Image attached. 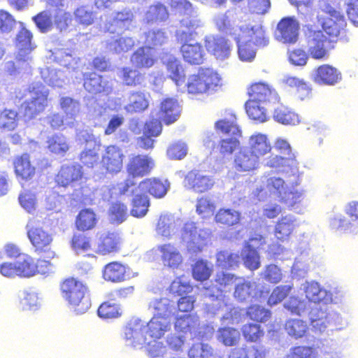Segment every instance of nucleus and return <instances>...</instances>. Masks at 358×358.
I'll return each instance as SVG.
<instances>
[{
    "mask_svg": "<svg viewBox=\"0 0 358 358\" xmlns=\"http://www.w3.org/2000/svg\"><path fill=\"white\" fill-rule=\"evenodd\" d=\"M85 78L84 87L92 94H110L113 91V82L112 80L103 78L96 73L83 74Z\"/></svg>",
    "mask_w": 358,
    "mask_h": 358,
    "instance_id": "nucleus-23",
    "label": "nucleus"
},
{
    "mask_svg": "<svg viewBox=\"0 0 358 358\" xmlns=\"http://www.w3.org/2000/svg\"><path fill=\"white\" fill-rule=\"evenodd\" d=\"M191 34H188L182 30L176 31L177 39L183 43L180 48V51L184 60L190 64L199 65L203 63L206 55L202 45L199 43H189Z\"/></svg>",
    "mask_w": 358,
    "mask_h": 358,
    "instance_id": "nucleus-15",
    "label": "nucleus"
},
{
    "mask_svg": "<svg viewBox=\"0 0 358 358\" xmlns=\"http://www.w3.org/2000/svg\"><path fill=\"white\" fill-rule=\"evenodd\" d=\"M103 278L107 281L120 282L129 278L127 268L123 264L113 262L106 264L103 270Z\"/></svg>",
    "mask_w": 358,
    "mask_h": 358,
    "instance_id": "nucleus-43",
    "label": "nucleus"
},
{
    "mask_svg": "<svg viewBox=\"0 0 358 358\" xmlns=\"http://www.w3.org/2000/svg\"><path fill=\"white\" fill-rule=\"evenodd\" d=\"M182 221L171 214H163L159 217L156 232L157 235L170 238L173 236L181 225Z\"/></svg>",
    "mask_w": 358,
    "mask_h": 358,
    "instance_id": "nucleus-33",
    "label": "nucleus"
},
{
    "mask_svg": "<svg viewBox=\"0 0 358 358\" xmlns=\"http://www.w3.org/2000/svg\"><path fill=\"white\" fill-rule=\"evenodd\" d=\"M235 31H238L240 36H247L248 42L252 41V43L258 47H265L269 43L265 29L260 24L241 26Z\"/></svg>",
    "mask_w": 358,
    "mask_h": 358,
    "instance_id": "nucleus-26",
    "label": "nucleus"
},
{
    "mask_svg": "<svg viewBox=\"0 0 358 358\" xmlns=\"http://www.w3.org/2000/svg\"><path fill=\"white\" fill-rule=\"evenodd\" d=\"M48 150L56 155H64L69 149L66 137L62 134H55L49 137L47 141Z\"/></svg>",
    "mask_w": 358,
    "mask_h": 358,
    "instance_id": "nucleus-61",
    "label": "nucleus"
},
{
    "mask_svg": "<svg viewBox=\"0 0 358 358\" xmlns=\"http://www.w3.org/2000/svg\"><path fill=\"white\" fill-rule=\"evenodd\" d=\"M77 141L85 143V148L80 154V160L86 166L93 167L99 160V150L100 140L87 130L80 131L77 134Z\"/></svg>",
    "mask_w": 358,
    "mask_h": 358,
    "instance_id": "nucleus-13",
    "label": "nucleus"
},
{
    "mask_svg": "<svg viewBox=\"0 0 358 358\" xmlns=\"http://www.w3.org/2000/svg\"><path fill=\"white\" fill-rule=\"evenodd\" d=\"M285 329L289 336L298 339L305 336L308 327L306 321L300 319H289L286 322Z\"/></svg>",
    "mask_w": 358,
    "mask_h": 358,
    "instance_id": "nucleus-58",
    "label": "nucleus"
},
{
    "mask_svg": "<svg viewBox=\"0 0 358 358\" xmlns=\"http://www.w3.org/2000/svg\"><path fill=\"white\" fill-rule=\"evenodd\" d=\"M155 166L154 160L148 155H137L131 158L127 165L128 178L113 188V194H124L135 186L134 178L148 174Z\"/></svg>",
    "mask_w": 358,
    "mask_h": 358,
    "instance_id": "nucleus-4",
    "label": "nucleus"
},
{
    "mask_svg": "<svg viewBox=\"0 0 358 358\" xmlns=\"http://www.w3.org/2000/svg\"><path fill=\"white\" fill-rule=\"evenodd\" d=\"M214 184L215 180L211 176L199 171L188 172L183 180L185 188L200 193L210 189Z\"/></svg>",
    "mask_w": 358,
    "mask_h": 358,
    "instance_id": "nucleus-20",
    "label": "nucleus"
},
{
    "mask_svg": "<svg viewBox=\"0 0 358 358\" xmlns=\"http://www.w3.org/2000/svg\"><path fill=\"white\" fill-rule=\"evenodd\" d=\"M308 55L317 60H327L332 48L331 41L321 30L309 29L306 34Z\"/></svg>",
    "mask_w": 358,
    "mask_h": 358,
    "instance_id": "nucleus-10",
    "label": "nucleus"
},
{
    "mask_svg": "<svg viewBox=\"0 0 358 358\" xmlns=\"http://www.w3.org/2000/svg\"><path fill=\"white\" fill-rule=\"evenodd\" d=\"M162 124L157 119H152L145 124L143 135L138 138V145L144 149L153 148L154 140L151 137L158 136L162 131Z\"/></svg>",
    "mask_w": 358,
    "mask_h": 358,
    "instance_id": "nucleus-39",
    "label": "nucleus"
},
{
    "mask_svg": "<svg viewBox=\"0 0 358 358\" xmlns=\"http://www.w3.org/2000/svg\"><path fill=\"white\" fill-rule=\"evenodd\" d=\"M156 59L155 50L147 46L138 48L131 57V62L137 68H150Z\"/></svg>",
    "mask_w": 358,
    "mask_h": 358,
    "instance_id": "nucleus-40",
    "label": "nucleus"
},
{
    "mask_svg": "<svg viewBox=\"0 0 358 358\" xmlns=\"http://www.w3.org/2000/svg\"><path fill=\"white\" fill-rule=\"evenodd\" d=\"M161 259L165 266L175 269L182 264L183 258L178 249L170 243L158 247Z\"/></svg>",
    "mask_w": 358,
    "mask_h": 358,
    "instance_id": "nucleus-38",
    "label": "nucleus"
},
{
    "mask_svg": "<svg viewBox=\"0 0 358 358\" xmlns=\"http://www.w3.org/2000/svg\"><path fill=\"white\" fill-rule=\"evenodd\" d=\"M309 320L313 329L320 333L324 332L329 327H336L342 329L346 322L342 315L331 308L324 309L315 306L309 313Z\"/></svg>",
    "mask_w": 358,
    "mask_h": 358,
    "instance_id": "nucleus-6",
    "label": "nucleus"
},
{
    "mask_svg": "<svg viewBox=\"0 0 358 358\" xmlns=\"http://www.w3.org/2000/svg\"><path fill=\"white\" fill-rule=\"evenodd\" d=\"M330 227L341 233L357 234L358 227L355 222H350L345 217L341 214L335 215L329 219Z\"/></svg>",
    "mask_w": 358,
    "mask_h": 358,
    "instance_id": "nucleus-50",
    "label": "nucleus"
},
{
    "mask_svg": "<svg viewBox=\"0 0 358 358\" xmlns=\"http://www.w3.org/2000/svg\"><path fill=\"white\" fill-rule=\"evenodd\" d=\"M133 19V13L130 10L124 9L113 13L106 27L110 33H120L130 28Z\"/></svg>",
    "mask_w": 358,
    "mask_h": 358,
    "instance_id": "nucleus-27",
    "label": "nucleus"
},
{
    "mask_svg": "<svg viewBox=\"0 0 358 358\" xmlns=\"http://www.w3.org/2000/svg\"><path fill=\"white\" fill-rule=\"evenodd\" d=\"M14 166L17 176L23 180H29L35 175V166L31 164L27 154L17 157L14 162Z\"/></svg>",
    "mask_w": 358,
    "mask_h": 358,
    "instance_id": "nucleus-46",
    "label": "nucleus"
},
{
    "mask_svg": "<svg viewBox=\"0 0 358 358\" xmlns=\"http://www.w3.org/2000/svg\"><path fill=\"white\" fill-rule=\"evenodd\" d=\"M27 229L28 238L37 251L45 250L52 241V235L34 220L28 222Z\"/></svg>",
    "mask_w": 358,
    "mask_h": 358,
    "instance_id": "nucleus-19",
    "label": "nucleus"
},
{
    "mask_svg": "<svg viewBox=\"0 0 358 358\" xmlns=\"http://www.w3.org/2000/svg\"><path fill=\"white\" fill-rule=\"evenodd\" d=\"M162 60L166 67L169 77L180 88L185 83V73L180 60L172 55L164 56Z\"/></svg>",
    "mask_w": 358,
    "mask_h": 358,
    "instance_id": "nucleus-32",
    "label": "nucleus"
},
{
    "mask_svg": "<svg viewBox=\"0 0 358 358\" xmlns=\"http://www.w3.org/2000/svg\"><path fill=\"white\" fill-rule=\"evenodd\" d=\"M236 120V116L232 113H229L227 116L215 122V129L223 134L240 136L241 130Z\"/></svg>",
    "mask_w": 358,
    "mask_h": 358,
    "instance_id": "nucleus-55",
    "label": "nucleus"
},
{
    "mask_svg": "<svg viewBox=\"0 0 358 358\" xmlns=\"http://www.w3.org/2000/svg\"><path fill=\"white\" fill-rule=\"evenodd\" d=\"M264 103L258 102L257 100H249L245 103V110L250 118L259 122L267 121L266 110L262 106Z\"/></svg>",
    "mask_w": 358,
    "mask_h": 358,
    "instance_id": "nucleus-60",
    "label": "nucleus"
},
{
    "mask_svg": "<svg viewBox=\"0 0 358 358\" xmlns=\"http://www.w3.org/2000/svg\"><path fill=\"white\" fill-rule=\"evenodd\" d=\"M101 163L103 167L110 173H117L122 168L124 155L121 149L113 145L104 146Z\"/></svg>",
    "mask_w": 358,
    "mask_h": 358,
    "instance_id": "nucleus-22",
    "label": "nucleus"
},
{
    "mask_svg": "<svg viewBox=\"0 0 358 358\" xmlns=\"http://www.w3.org/2000/svg\"><path fill=\"white\" fill-rule=\"evenodd\" d=\"M148 336L155 339H159L171 329V318L153 316L149 322H145Z\"/></svg>",
    "mask_w": 358,
    "mask_h": 358,
    "instance_id": "nucleus-34",
    "label": "nucleus"
},
{
    "mask_svg": "<svg viewBox=\"0 0 358 358\" xmlns=\"http://www.w3.org/2000/svg\"><path fill=\"white\" fill-rule=\"evenodd\" d=\"M273 118L278 122L287 125H295L300 121L297 114L284 106L275 109Z\"/></svg>",
    "mask_w": 358,
    "mask_h": 358,
    "instance_id": "nucleus-59",
    "label": "nucleus"
},
{
    "mask_svg": "<svg viewBox=\"0 0 358 358\" xmlns=\"http://www.w3.org/2000/svg\"><path fill=\"white\" fill-rule=\"evenodd\" d=\"M123 338L127 345L141 348L148 340L145 322L134 318L124 329Z\"/></svg>",
    "mask_w": 358,
    "mask_h": 358,
    "instance_id": "nucleus-16",
    "label": "nucleus"
},
{
    "mask_svg": "<svg viewBox=\"0 0 358 358\" xmlns=\"http://www.w3.org/2000/svg\"><path fill=\"white\" fill-rule=\"evenodd\" d=\"M22 28L19 31L16 36V48L17 52L16 54V61L18 66H21L23 69H27L31 67L32 62V57L31 53L36 48L32 43V34L23 27L21 23Z\"/></svg>",
    "mask_w": 358,
    "mask_h": 358,
    "instance_id": "nucleus-12",
    "label": "nucleus"
},
{
    "mask_svg": "<svg viewBox=\"0 0 358 358\" xmlns=\"http://www.w3.org/2000/svg\"><path fill=\"white\" fill-rule=\"evenodd\" d=\"M213 353L214 350L209 344L196 343L191 346L187 355L189 358H210Z\"/></svg>",
    "mask_w": 358,
    "mask_h": 358,
    "instance_id": "nucleus-64",
    "label": "nucleus"
},
{
    "mask_svg": "<svg viewBox=\"0 0 358 358\" xmlns=\"http://www.w3.org/2000/svg\"><path fill=\"white\" fill-rule=\"evenodd\" d=\"M313 80L319 85H334L342 78L341 73L335 67L323 64L313 74Z\"/></svg>",
    "mask_w": 358,
    "mask_h": 358,
    "instance_id": "nucleus-29",
    "label": "nucleus"
},
{
    "mask_svg": "<svg viewBox=\"0 0 358 358\" xmlns=\"http://www.w3.org/2000/svg\"><path fill=\"white\" fill-rule=\"evenodd\" d=\"M264 165L273 169L277 173H285L287 176H297L299 163L294 154L285 157L278 155H271L264 159Z\"/></svg>",
    "mask_w": 358,
    "mask_h": 358,
    "instance_id": "nucleus-18",
    "label": "nucleus"
},
{
    "mask_svg": "<svg viewBox=\"0 0 358 358\" xmlns=\"http://www.w3.org/2000/svg\"><path fill=\"white\" fill-rule=\"evenodd\" d=\"M149 106L147 95L142 92H131L128 97V103L124 106V110L129 113L141 112Z\"/></svg>",
    "mask_w": 358,
    "mask_h": 358,
    "instance_id": "nucleus-47",
    "label": "nucleus"
},
{
    "mask_svg": "<svg viewBox=\"0 0 358 358\" xmlns=\"http://www.w3.org/2000/svg\"><path fill=\"white\" fill-rule=\"evenodd\" d=\"M216 338L225 346H234L238 343L241 334L238 329L234 327H222L217 330Z\"/></svg>",
    "mask_w": 358,
    "mask_h": 358,
    "instance_id": "nucleus-54",
    "label": "nucleus"
},
{
    "mask_svg": "<svg viewBox=\"0 0 358 358\" xmlns=\"http://www.w3.org/2000/svg\"><path fill=\"white\" fill-rule=\"evenodd\" d=\"M60 106L66 116V125L73 127L75 117L80 111L79 102L71 97L65 96L61 98Z\"/></svg>",
    "mask_w": 358,
    "mask_h": 358,
    "instance_id": "nucleus-51",
    "label": "nucleus"
},
{
    "mask_svg": "<svg viewBox=\"0 0 358 358\" xmlns=\"http://www.w3.org/2000/svg\"><path fill=\"white\" fill-rule=\"evenodd\" d=\"M15 264L18 276L29 278L36 274V263L29 255L26 254L19 255Z\"/></svg>",
    "mask_w": 358,
    "mask_h": 358,
    "instance_id": "nucleus-52",
    "label": "nucleus"
},
{
    "mask_svg": "<svg viewBox=\"0 0 358 358\" xmlns=\"http://www.w3.org/2000/svg\"><path fill=\"white\" fill-rule=\"evenodd\" d=\"M51 52L50 59H52L60 65L67 68L69 70L76 71L78 68V59L73 57L69 50L57 49Z\"/></svg>",
    "mask_w": 358,
    "mask_h": 358,
    "instance_id": "nucleus-53",
    "label": "nucleus"
},
{
    "mask_svg": "<svg viewBox=\"0 0 358 358\" xmlns=\"http://www.w3.org/2000/svg\"><path fill=\"white\" fill-rule=\"evenodd\" d=\"M180 106L174 99H166L161 104V110L159 114L152 113V119H157L160 122L163 120L166 124L176 121L180 115Z\"/></svg>",
    "mask_w": 358,
    "mask_h": 358,
    "instance_id": "nucleus-25",
    "label": "nucleus"
},
{
    "mask_svg": "<svg viewBox=\"0 0 358 358\" xmlns=\"http://www.w3.org/2000/svg\"><path fill=\"white\" fill-rule=\"evenodd\" d=\"M103 191L104 194L108 193V194L103 195V199L104 200L115 198L118 195L113 194V189H109L108 187H105ZM125 194H132L134 196L131 203V215L136 217H143L147 214L150 206V200L148 195L143 191L137 192V186L130 188L129 192L124 195Z\"/></svg>",
    "mask_w": 358,
    "mask_h": 358,
    "instance_id": "nucleus-17",
    "label": "nucleus"
},
{
    "mask_svg": "<svg viewBox=\"0 0 358 358\" xmlns=\"http://www.w3.org/2000/svg\"><path fill=\"white\" fill-rule=\"evenodd\" d=\"M204 44L208 52L217 59L224 60L230 55V48L227 41L219 36L208 35L204 38Z\"/></svg>",
    "mask_w": 358,
    "mask_h": 358,
    "instance_id": "nucleus-24",
    "label": "nucleus"
},
{
    "mask_svg": "<svg viewBox=\"0 0 358 358\" xmlns=\"http://www.w3.org/2000/svg\"><path fill=\"white\" fill-rule=\"evenodd\" d=\"M213 268V265L212 263L207 260H198L192 267V276L198 281L206 280L210 276Z\"/></svg>",
    "mask_w": 358,
    "mask_h": 358,
    "instance_id": "nucleus-63",
    "label": "nucleus"
},
{
    "mask_svg": "<svg viewBox=\"0 0 358 358\" xmlns=\"http://www.w3.org/2000/svg\"><path fill=\"white\" fill-rule=\"evenodd\" d=\"M120 243V238L117 233L105 232L100 236L97 252L106 255L117 251Z\"/></svg>",
    "mask_w": 358,
    "mask_h": 358,
    "instance_id": "nucleus-45",
    "label": "nucleus"
},
{
    "mask_svg": "<svg viewBox=\"0 0 358 358\" xmlns=\"http://www.w3.org/2000/svg\"><path fill=\"white\" fill-rule=\"evenodd\" d=\"M221 77L212 69H200L196 73L190 75L186 84H182L178 90H187L190 94H203L213 91L221 85Z\"/></svg>",
    "mask_w": 358,
    "mask_h": 358,
    "instance_id": "nucleus-3",
    "label": "nucleus"
},
{
    "mask_svg": "<svg viewBox=\"0 0 358 358\" xmlns=\"http://www.w3.org/2000/svg\"><path fill=\"white\" fill-rule=\"evenodd\" d=\"M298 226L296 218L291 214L282 217L275 227V236L278 240L283 241L287 238Z\"/></svg>",
    "mask_w": 358,
    "mask_h": 358,
    "instance_id": "nucleus-44",
    "label": "nucleus"
},
{
    "mask_svg": "<svg viewBox=\"0 0 358 358\" xmlns=\"http://www.w3.org/2000/svg\"><path fill=\"white\" fill-rule=\"evenodd\" d=\"M171 6L180 15H183L180 20L182 27L189 30H196L204 26L203 20L199 16L196 7L187 0H171Z\"/></svg>",
    "mask_w": 358,
    "mask_h": 358,
    "instance_id": "nucleus-11",
    "label": "nucleus"
},
{
    "mask_svg": "<svg viewBox=\"0 0 358 358\" xmlns=\"http://www.w3.org/2000/svg\"><path fill=\"white\" fill-rule=\"evenodd\" d=\"M285 180L280 176L265 177L266 189L270 195L276 199L288 209L296 213H301V203L306 196V191L298 187L301 182L299 171L297 176H288Z\"/></svg>",
    "mask_w": 358,
    "mask_h": 358,
    "instance_id": "nucleus-1",
    "label": "nucleus"
},
{
    "mask_svg": "<svg viewBox=\"0 0 358 358\" xmlns=\"http://www.w3.org/2000/svg\"><path fill=\"white\" fill-rule=\"evenodd\" d=\"M169 187L167 180L149 178L141 181L137 185V192L143 191L145 194L148 192L156 198H162L166 194Z\"/></svg>",
    "mask_w": 358,
    "mask_h": 358,
    "instance_id": "nucleus-30",
    "label": "nucleus"
},
{
    "mask_svg": "<svg viewBox=\"0 0 358 358\" xmlns=\"http://www.w3.org/2000/svg\"><path fill=\"white\" fill-rule=\"evenodd\" d=\"M320 8L322 13L318 15V20L324 31L329 36H338L346 26L343 14L326 1L320 3Z\"/></svg>",
    "mask_w": 358,
    "mask_h": 358,
    "instance_id": "nucleus-8",
    "label": "nucleus"
},
{
    "mask_svg": "<svg viewBox=\"0 0 358 358\" xmlns=\"http://www.w3.org/2000/svg\"><path fill=\"white\" fill-rule=\"evenodd\" d=\"M299 27V23L294 17H284L278 24L275 38L284 43H294L298 38Z\"/></svg>",
    "mask_w": 358,
    "mask_h": 358,
    "instance_id": "nucleus-21",
    "label": "nucleus"
},
{
    "mask_svg": "<svg viewBox=\"0 0 358 358\" xmlns=\"http://www.w3.org/2000/svg\"><path fill=\"white\" fill-rule=\"evenodd\" d=\"M236 280H238V278L233 274L223 271L217 272L215 275V280L218 286L217 291H220V293L215 295L211 293L210 289H208L206 290V295L209 298H212V301L207 303L208 312L213 315H216L220 311H227L230 310V312L225 313L222 317V320L223 321L231 320L232 322H234V319L233 317V314H236L237 313L236 309H231L227 306L225 301V296L222 294L223 292L230 290Z\"/></svg>",
    "mask_w": 358,
    "mask_h": 358,
    "instance_id": "nucleus-2",
    "label": "nucleus"
},
{
    "mask_svg": "<svg viewBox=\"0 0 358 358\" xmlns=\"http://www.w3.org/2000/svg\"><path fill=\"white\" fill-rule=\"evenodd\" d=\"M248 148L259 159L265 156L271 150V145L266 135L262 133H255L248 140Z\"/></svg>",
    "mask_w": 358,
    "mask_h": 358,
    "instance_id": "nucleus-41",
    "label": "nucleus"
},
{
    "mask_svg": "<svg viewBox=\"0 0 358 358\" xmlns=\"http://www.w3.org/2000/svg\"><path fill=\"white\" fill-rule=\"evenodd\" d=\"M133 38L122 36L117 38H112L107 42V48L110 52L121 54L128 52L134 45Z\"/></svg>",
    "mask_w": 358,
    "mask_h": 358,
    "instance_id": "nucleus-57",
    "label": "nucleus"
},
{
    "mask_svg": "<svg viewBox=\"0 0 358 358\" xmlns=\"http://www.w3.org/2000/svg\"><path fill=\"white\" fill-rule=\"evenodd\" d=\"M41 77L48 85L62 87L66 81V76L61 70L50 68L43 69L41 71Z\"/></svg>",
    "mask_w": 358,
    "mask_h": 358,
    "instance_id": "nucleus-56",
    "label": "nucleus"
},
{
    "mask_svg": "<svg viewBox=\"0 0 358 358\" xmlns=\"http://www.w3.org/2000/svg\"><path fill=\"white\" fill-rule=\"evenodd\" d=\"M263 292L260 289L259 285L255 281L238 282L236 284L234 296L239 301H245L250 297L261 298Z\"/></svg>",
    "mask_w": 358,
    "mask_h": 358,
    "instance_id": "nucleus-42",
    "label": "nucleus"
},
{
    "mask_svg": "<svg viewBox=\"0 0 358 358\" xmlns=\"http://www.w3.org/2000/svg\"><path fill=\"white\" fill-rule=\"evenodd\" d=\"M199 320L198 316L195 315H177L174 323L176 331L186 334L189 333L190 335L196 338L197 337V329L199 326Z\"/></svg>",
    "mask_w": 358,
    "mask_h": 358,
    "instance_id": "nucleus-37",
    "label": "nucleus"
},
{
    "mask_svg": "<svg viewBox=\"0 0 358 358\" xmlns=\"http://www.w3.org/2000/svg\"><path fill=\"white\" fill-rule=\"evenodd\" d=\"M210 234V229L200 228L194 222H187L182 229L181 238L189 253L197 254L207 245Z\"/></svg>",
    "mask_w": 358,
    "mask_h": 358,
    "instance_id": "nucleus-7",
    "label": "nucleus"
},
{
    "mask_svg": "<svg viewBox=\"0 0 358 358\" xmlns=\"http://www.w3.org/2000/svg\"><path fill=\"white\" fill-rule=\"evenodd\" d=\"M259 164V159L248 148H243L235 155L234 166L239 172H249L255 170Z\"/></svg>",
    "mask_w": 358,
    "mask_h": 358,
    "instance_id": "nucleus-28",
    "label": "nucleus"
},
{
    "mask_svg": "<svg viewBox=\"0 0 358 358\" xmlns=\"http://www.w3.org/2000/svg\"><path fill=\"white\" fill-rule=\"evenodd\" d=\"M217 265L222 268H234L240 262V256L228 250L220 251L216 255Z\"/></svg>",
    "mask_w": 358,
    "mask_h": 358,
    "instance_id": "nucleus-62",
    "label": "nucleus"
},
{
    "mask_svg": "<svg viewBox=\"0 0 358 358\" xmlns=\"http://www.w3.org/2000/svg\"><path fill=\"white\" fill-rule=\"evenodd\" d=\"M284 307L292 314L303 316L306 314L309 315L312 308L311 303L307 301L306 299H299L297 296H290L285 303Z\"/></svg>",
    "mask_w": 358,
    "mask_h": 358,
    "instance_id": "nucleus-48",
    "label": "nucleus"
},
{
    "mask_svg": "<svg viewBox=\"0 0 358 358\" xmlns=\"http://www.w3.org/2000/svg\"><path fill=\"white\" fill-rule=\"evenodd\" d=\"M61 289L64 298L77 314L87 311L91 303L87 296V288L82 282L69 278L62 283Z\"/></svg>",
    "mask_w": 358,
    "mask_h": 358,
    "instance_id": "nucleus-5",
    "label": "nucleus"
},
{
    "mask_svg": "<svg viewBox=\"0 0 358 358\" xmlns=\"http://www.w3.org/2000/svg\"><path fill=\"white\" fill-rule=\"evenodd\" d=\"M148 310L153 316L171 318L175 313V302L167 298L153 297L148 302Z\"/></svg>",
    "mask_w": 358,
    "mask_h": 358,
    "instance_id": "nucleus-35",
    "label": "nucleus"
},
{
    "mask_svg": "<svg viewBox=\"0 0 358 358\" xmlns=\"http://www.w3.org/2000/svg\"><path fill=\"white\" fill-rule=\"evenodd\" d=\"M300 289L306 294V299L310 303L321 301L325 303H337L343 297V292L341 290L335 289L332 292H329L315 281H306L301 285Z\"/></svg>",
    "mask_w": 358,
    "mask_h": 358,
    "instance_id": "nucleus-9",
    "label": "nucleus"
},
{
    "mask_svg": "<svg viewBox=\"0 0 358 358\" xmlns=\"http://www.w3.org/2000/svg\"><path fill=\"white\" fill-rule=\"evenodd\" d=\"M234 39L238 45V53L241 60L243 62H251L256 55V51L250 42H248L247 36H240V34L235 33Z\"/></svg>",
    "mask_w": 358,
    "mask_h": 358,
    "instance_id": "nucleus-49",
    "label": "nucleus"
},
{
    "mask_svg": "<svg viewBox=\"0 0 358 358\" xmlns=\"http://www.w3.org/2000/svg\"><path fill=\"white\" fill-rule=\"evenodd\" d=\"M82 166L76 163L64 164L62 166L58 172L55 181L62 187H66L82 178Z\"/></svg>",
    "mask_w": 358,
    "mask_h": 358,
    "instance_id": "nucleus-31",
    "label": "nucleus"
},
{
    "mask_svg": "<svg viewBox=\"0 0 358 358\" xmlns=\"http://www.w3.org/2000/svg\"><path fill=\"white\" fill-rule=\"evenodd\" d=\"M48 90L43 85L34 87L30 92V99L22 105L26 120L36 117L44 110L48 105Z\"/></svg>",
    "mask_w": 358,
    "mask_h": 358,
    "instance_id": "nucleus-14",
    "label": "nucleus"
},
{
    "mask_svg": "<svg viewBox=\"0 0 358 358\" xmlns=\"http://www.w3.org/2000/svg\"><path fill=\"white\" fill-rule=\"evenodd\" d=\"M248 94L250 96V100H257L264 103L266 101L275 103L278 99L277 92L268 85L262 83L252 85Z\"/></svg>",
    "mask_w": 358,
    "mask_h": 358,
    "instance_id": "nucleus-36",
    "label": "nucleus"
}]
</instances>
